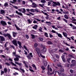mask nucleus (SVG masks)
<instances>
[{
    "instance_id": "obj_1",
    "label": "nucleus",
    "mask_w": 76,
    "mask_h": 76,
    "mask_svg": "<svg viewBox=\"0 0 76 76\" xmlns=\"http://www.w3.org/2000/svg\"><path fill=\"white\" fill-rule=\"evenodd\" d=\"M35 50L39 56H40L41 57H42V58H45V56H43L41 54L42 53H43L42 51H40V50L39 48H36Z\"/></svg>"
},
{
    "instance_id": "obj_2",
    "label": "nucleus",
    "mask_w": 76,
    "mask_h": 76,
    "mask_svg": "<svg viewBox=\"0 0 76 76\" xmlns=\"http://www.w3.org/2000/svg\"><path fill=\"white\" fill-rule=\"evenodd\" d=\"M0 34H1V35H4V36H5V37H8V38H9V39H11V38H12V37H11V36H10V34H3V33L2 32V31H0Z\"/></svg>"
},
{
    "instance_id": "obj_3",
    "label": "nucleus",
    "mask_w": 76,
    "mask_h": 76,
    "mask_svg": "<svg viewBox=\"0 0 76 76\" xmlns=\"http://www.w3.org/2000/svg\"><path fill=\"white\" fill-rule=\"evenodd\" d=\"M26 57L28 59H31V57H33V55H32V53H30L28 56H26Z\"/></svg>"
},
{
    "instance_id": "obj_4",
    "label": "nucleus",
    "mask_w": 76,
    "mask_h": 76,
    "mask_svg": "<svg viewBox=\"0 0 76 76\" xmlns=\"http://www.w3.org/2000/svg\"><path fill=\"white\" fill-rule=\"evenodd\" d=\"M1 24L2 25L4 26H5L7 25V23H6V22L4 21H1Z\"/></svg>"
},
{
    "instance_id": "obj_5",
    "label": "nucleus",
    "mask_w": 76,
    "mask_h": 76,
    "mask_svg": "<svg viewBox=\"0 0 76 76\" xmlns=\"http://www.w3.org/2000/svg\"><path fill=\"white\" fill-rule=\"evenodd\" d=\"M15 57L16 58H15L14 59L15 61H19V58H20V56L17 55Z\"/></svg>"
},
{
    "instance_id": "obj_6",
    "label": "nucleus",
    "mask_w": 76,
    "mask_h": 76,
    "mask_svg": "<svg viewBox=\"0 0 76 76\" xmlns=\"http://www.w3.org/2000/svg\"><path fill=\"white\" fill-rule=\"evenodd\" d=\"M18 44L19 45V48H23V47H22V43L19 41H18L17 42Z\"/></svg>"
},
{
    "instance_id": "obj_7",
    "label": "nucleus",
    "mask_w": 76,
    "mask_h": 76,
    "mask_svg": "<svg viewBox=\"0 0 76 76\" xmlns=\"http://www.w3.org/2000/svg\"><path fill=\"white\" fill-rule=\"evenodd\" d=\"M12 42L13 44H14L15 46H17L18 44H17V41L16 40H14L12 41Z\"/></svg>"
},
{
    "instance_id": "obj_8",
    "label": "nucleus",
    "mask_w": 76,
    "mask_h": 76,
    "mask_svg": "<svg viewBox=\"0 0 76 76\" xmlns=\"http://www.w3.org/2000/svg\"><path fill=\"white\" fill-rule=\"evenodd\" d=\"M71 63L73 66H75L76 64V61L75 60H72L71 61Z\"/></svg>"
},
{
    "instance_id": "obj_9",
    "label": "nucleus",
    "mask_w": 76,
    "mask_h": 76,
    "mask_svg": "<svg viewBox=\"0 0 76 76\" xmlns=\"http://www.w3.org/2000/svg\"><path fill=\"white\" fill-rule=\"evenodd\" d=\"M32 5H31V7H36L37 6V4L34 2H32Z\"/></svg>"
},
{
    "instance_id": "obj_10",
    "label": "nucleus",
    "mask_w": 76,
    "mask_h": 76,
    "mask_svg": "<svg viewBox=\"0 0 76 76\" xmlns=\"http://www.w3.org/2000/svg\"><path fill=\"white\" fill-rule=\"evenodd\" d=\"M56 35H57L58 37H59V38H62V35H61V34L60 33H58L57 32H56Z\"/></svg>"
},
{
    "instance_id": "obj_11",
    "label": "nucleus",
    "mask_w": 76,
    "mask_h": 76,
    "mask_svg": "<svg viewBox=\"0 0 76 76\" xmlns=\"http://www.w3.org/2000/svg\"><path fill=\"white\" fill-rule=\"evenodd\" d=\"M5 40V39L4 37L3 36H0V41H4Z\"/></svg>"
},
{
    "instance_id": "obj_12",
    "label": "nucleus",
    "mask_w": 76,
    "mask_h": 76,
    "mask_svg": "<svg viewBox=\"0 0 76 76\" xmlns=\"http://www.w3.org/2000/svg\"><path fill=\"white\" fill-rule=\"evenodd\" d=\"M62 33L63 34V35L65 37H66H66H67V34L66 33L64 32H63Z\"/></svg>"
},
{
    "instance_id": "obj_13",
    "label": "nucleus",
    "mask_w": 76,
    "mask_h": 76,
    "mask_svg": "<svg viewBox=\"0 0 76 76\" xmlns=\"http://www.w3.org/2000/svg\"><path fill=\"white\" fill-rule=\"evenodd\" d=\"M5 13V12L4 10H1L0 14H1V15H4Z\"/></svg>"
},
{
    "instance_id": "obj_14",
    "label": "nucleus",
    "mask_w": 76,
    "mask_h": 76,
    "mask_svg": "<svg viewBox=\"0 0 76 76\" xmlns=\"http://www.w3.org/2000/svg\"><path fill=\"white\" fill-rule=\"evenodd\" d=\"M16 13H17L18 15H20V16H22V14L20 12H18V11H16Z\"/></svg>"
},
{
    "instance_id": "obj_15",
    "label": "nucleus",
    "mask_w": 76,
    "mask_h": 76,
    "mask_svg": "<svg viewBox=\"0 0 76 76\" xmlns=\"http://www.w3.org/2000/svg\"><path fill=\"white\" fill-rule=\"evenodd\" d=\"M15 63L16 64H17L18 65V66H22V64L21 63H19L18 62H16L15 61Z\"/></svg>"
},
{
    "instance_id": "obj_16",
    "label": "nucleus",
    "mask_w": 76,
    "mask_h": 76,
    "mask_svg": "<svg viewBox=\"0 0 76 76\" xmlns=\"http://www.w3.org/2000/svg\"><path fill=\"white\" fill-rule=\"evenodd\" d=\"M59 76H67V75H66L65 74H64L63 73H62L59 74Z\"/></svg>"
},
{
    "instance_id": "obj_17",
    "label": "nucleus",
    "mask_w": 76,
    "mask_h": 76,
    "mask_svg": "<svg viewBox=\"0 0 76 76\" xmlns=\"http://www.w3.org/2000/svg\"><path fill=\"white\" fill-rule=\"evenodd\" d=\"M12 34H13L12 35L13 37H16V34H17V33L15 32H12Z\"/></svg>"
},
{
    "instance_id": "obj_18",
    "label": "nucleus",
    "mask_w": 76,
    "mask_h": 76,
    "mask_svg": "<svg viewBox=\"0 0 76 76\" xmlns=\"http://www.w3.org/2000/svg\"><path fill=\"white\" fill-rule=\"evenodd\" d=\"M32 28L33 29H37V28H38V26H37V25H35L34 26H33Z\"/></svg>"
},
{
    "instance_id": "obj_19",
    "label": "nucleus",
    "mask_w": 76,
    "mask_h": 76,
    "mask_svg": "<svg viewBox=\"0 0 76 76\" xmlns=\"http://www.w3.org/2000/svg\"><path fill=\"white\" fill-rule=\"evenodd\" d=\"M45 23H47L48 25L49 26H50V25H51V23L50 21H49V22L46 21L45 22Z\"/></svg>"
},
{
    "instance_id": "obj_20",
    "label": "nucleus",
    "mask_w": 76,
    "mask_h": 76,
    "mask_svg": "<svg viewBox=\"0 0 76 76\" xmlns=\"http://www.w3.org/2000/svg\"><path fill=\"white\" fill-rule=\"evenodd\" d=\"M27 21L28 22L29 24H31V23H32V20H30V19H28Z\"/></svg>"
},
{
    "instance_id": "obj_21",
    "label": "nucleus",
    "mask_w": 76,
    "mask_h": 76,
    "mask_svg": "<svg viewBox=\"0 0 76 76\" xmlns=\"http://www.w3.org/2000/svg\"><path fill=\"white\" fill-rule=\"evenodd\" d=\"M46 51H47V49L45 47H43V52H46Z\"/></svg>"
},
{
    "instance_id": "obj_22",
    "label": "nucleus",
    "mask_w": 76,
    "mask_h": 76,
    "mask_svg": "<svg viewBox=\"0 0 76 76\" xmlns=\"http://www.w3.org/2000/svg\"><path fill=\"white\" fill-rule=\"evenodd\" d=\"M4 6L5 7H8V3L7 2H6L4 4Z\"/></svg>"
},
{
    "instance_id": "obj_23",
    "label": "nucleus",
    "mask_w": 76,
    "mask_h": 76,
    "mask_svg": "<svg viewBox=\"0 0 76 76\" xmlns=\"http://www.w3.org/2000/svg\"><path fill=\"white\" fill-rule=\"evenodd\" d=\"M4 72H5V73H7V68H4Z\"/></svg>"
},
{
    "instance_id": "obj_24",
    "label": "nucleus",
    "mask_w": 76,
    "mask_h": 76,
    "mask_svg": "<svg viewBox=\"0 0 76 76\" xmlns=\"http://www.w3.org/2000/svg\"><path fill=\"white\" fill-rule=\"evenodd\" d=\"M61 57L62 58L63 61H64V62H65V61H66L65 60V59H64V56H61Z\"/></svg>"
},
{
    "instance_id": "obj_25",
    "label": "nucleus",
    "mask_w": 76,
    "mask_h": 76,
    "mask_svg": "<svg viewBox=\"0 0 76 76\" xmlns=\"http://www.w3.org/2000/svg\"><path fill=\"white\" fill-rule=\"evenodd\" d=\"M15 28H16L17 29V30H20V28H19L17 26H16V24L15 25Z\"/></svg>"
},
{
    "instance_id": "obj_26",
    "label": "nucleus",
    "mask_w": 76,
    "mask_h": 76,
    "mask_svg": "<svg viewBox=\"0 0 76 76\" xmlns=\"http://www.w3.org/2000/svg\"><path fill=\"white\" fill-rule=\"evenodd\" d=\"M72 18H71L70 19L72 21H75L76 20V19H75V18H74V17H72Z\"/></svg>"
},
{
    "instance_id": "obj_27",
    "label": "nucleus",
    "mask_w": 76,
    "mask_h": 76,
    "mask_svg": "<svg viewBox=\"0 0 76 76\" xmlns=\"http://www.w3.org/2000/svg\"><path fill=\"white\" fill-rule=\"evenodd\" d=\"M55 4H56V6H60V3L59 2H57L55 3Z\"/></svg>"
},
{
    "instance_id": "obj_28",
    "label": "nucleus",
    "mask_w": 76,
    "mask_h": 76,
    "mask_svg": "<svg viewBox=\"0 0 76 76\" xmlns=\"http://www.w3.org/2000/svg\"><path fill=\"white\" fill-rule=\"evenodd\" d=\"M64 17L65 18V19H69V17L66 15H64Z\"/></svg>"
},
{
    "instance_id": "obj_29",
    "label": "nucleus",
    "mask_w": 76,
    "mask_h": 76,
    "mask_svg": "<svg viewBox=\"0 0 76 76\" xmlns=\"http://www.w3.org/2000/svg\"><path fill=\"white\" fill-rule=\"evenodd\" d=\"M56 2H53V7H55V6H57L56 5V4H55Z\"/></svg>"
},
{
    "instance_id": "obj_30",
    "label": "nucleus",
    "mask_w": 76,
    "mask_h": 76,
    "mask_svg": "<svg viewBox=\"0 0 76 76\" xmlns=\"http://www.w3.org/2000/svg\"><path fill=\"white\" fill-rule=\"evenodd\" d=\"M31 35L32 37V39H34V38H35V36L32 34H31Z\"/></svg>"
},
{
    "instance_id": "obj_31",
    "label": "nucleus",
    "mask_w": 76,
    "mask_h": 76,
    "mask_svg": "<svg viewBox=\"0 0 76 76\" xmlns=\"http://www.w3.org/2000/svg\"><path fill=\"white\" fill-rule=\"evenodd\" d=\"M54 72H52V73H50L49 72H48V75H53V74H54Z\"/></svg>"
},
{
    "instance_id": "obj_32",
    "label": "nucleus",
    "mask_w": 76,
    "mask_h": 76,
    "mask_svg": "<svg viewBox=\"0 0 76 76\" xmlns=\"http://www.w3.org/2000/svg\"><path fill=\"white\" fill-rule=\"evenodd\" d=\"M23 48H25V49L26 50V51H28V49H27V48H26V47L25 46V45H24L23 46Z\"/></svg>"
},
{
    "instance_id": "obj_33",
    "label": "nucleus",
    "mask_w": 76,
    "mask_h": 76,
    "mask_svg": "<svg viewBox=\"0 0 76 76\" xmlns=\"http://www.w3.org/2000/svg\"><path fill=\"white\" fill-rule=\"evenodd\" d=\"M44 35H45L46 37H48V33H47V32L45 33Z\"/></svg>"
},
{
    "instance_id": "obj_34",
    "label": "nucleus",
    "mask_w": 76,
    "mask_h": 76,
    "mask_svg": "<svg viewBox=\"0 0 76 76\" xmlns=\"http://www.w3.org/2000/svg\"><path fill=\"white\" fill-rule=\"evenodd\" d=\"M32 66L33 67H34V68H35L36 70H37V67H36V66H35V64H32Z\"/></svg>"
},
{
    "instance_id": "obj_35",
    "label": "nucleus",
    "mask_w": 76,
    "mask_h": 76,
    "mask_svg": "<svg viewBox=\"0 0 76 76\" xmlns=\"http://www.w3.org/2000/svg\"><path fill=\"white\" fill-rule=\"evenodd\" d=\"M30 10L31 12H32L33 13H34V12H35V10L33 9H30Z\"/></svg>"
},
{
    "instance_id": "obj_36",
    "label": "nucleus",
    "mask_w": 76,
    "mask_h": 76,
    "mask_svg": "<svg viewBox=\"0 0 76 76\" xmlns=\"http://www.w3.org/2000/svg\"><path fill=\"white\" fill-rule=\"evenodd\" d=\"M39 40L40 41H43V38L41 37H39Z\"/></svg>"
},
{
    "instance_id": "obj_37",
    "label": "nucleus",
    "mask_w": 76,
    "mask_h": 76,
    "mask_svg": "<svg viewBox=\"0 0 76 76\" xmlns=\"http://www.w3.org/2000/svg\"><path fill=\"white\" fill-rule=\"evenodd\" d=\"M23 11H22V12L23 13H25L26 12V10H25V9L24 8H23Z\"/></svg>"
},
{
    "instance_id": "obj_38",
    "label": "nucleus",
    "mask_w": 76,
    "mask_h": 76,
    "mask_svg": "<svg viewBox=\"0 0 76 76\" xmlns=\"http://www.w3.org/2000/svg\"><path fill=\"white\" fill-rule=\"evenodd\" d=\"M44 66L45 67L47 66V62L46 61H45Z\"/></svg>"
},
{
    "instance_id": "obj_39",
    "label": "nucleus",
    "mask_w": 76,
    "mask_h": 76,
    "mask_svg": "<svg viewBox=\"0 0 76 76\" xmlns=\"http://www.w3.org/2000/svg\"><path fill=\"white\" fill-rule=\"evenodd\" d=\"M12 54H13V56H15V57H16V56L17 55L16 54V53L15 52H13L12 53Z\"/></svg>"
},
{
    "instance_id": "obj_40",
    "label": "nucleus",
    "mask_w": 76,
    "mask_h": 76,
    "mask_svg": "<svg viewBox=\"0 0 76 76\" xmlns=\"http://www.w3.org/2000/svg\"><path fill=\"white\" fill-rule=\"evenodd\" d=\"M57 72L58 73L59 75H60L61 73V71L58 70L57 71Z\"/></svg>"
},
{
    "instance_id": "obj_41",
    "label": "nucleus",
    "mask_w": 76,
    "mask_h": 76,
    "mask_svg": "<svg viewBox=\"0 0 76 76\" xmlns=\"http://www.w3.org/2000/svg\"><path fill=\"white\" fill-rule=\"evenodd\" d=\"M37 46H38V44H37V43H35L34 44V47L35 48H36Z\"/></svg>"
},
{
    "instance_id": "obj_42",
    "label": "nucleus",
    "mask_w": 76,
    "mask_h": 76,
    "mask_svg": "<svg viewBox=\"0 0 76 76\" xmlns=\"http://www.w3.org/2000/svg\"><path fill=\"white\" fill-rule=\"evenodd\" d=\"M11 63L12 65H13V66H16V67H17V66L15 64L13 63L12 62H11Z\"/></svg>"
},
{
    "instance_id": "obj_43",
    "label": "nucleus",
    "mask_w": 76,
    "mask_h": 76,
    "mask_svg": "<svg viewBox=\"0 0 76 76\" xmlns=\"http://www.w3.org/2000/svg\"><path fill=\"white\" fill-rule=\"evenodd\" d=\"M20 69L21 70V71H22V72H23V73H24V72H25V70H23V69L21 68L20 67Z\"/></svg>"
},
{
    "instance_id": "obj_44",
    "label": "nucleus",
    "mask_w": 76,
    "mask_h": 76,
    "mask_svg": "<svg viewBox=\"0 0 76 76\" xmlns=\"http://www.w3.org/2000/svg\"><path fill=\"white\" fill-rule=\"evenodd\" d=\"M46 1L45 0H41V3H45Z\"/></svg>"
},
{
    "instance_id": "obj_45",
    "label": "nucleus",
    "mask_w": 76,
    "mask_h": 76,
    "mask_svg": "<svg viewBox=\"0 0 76 76\" xmlns=\"http://www.w3.org/2000/svg\"><path fill=\"white\" fill-rule=\"evenodd\" d=\"M73 29H76V27L75 26H73L72 28Z\"/></svg>"
},
{
    "instance_id": "obj_46",
    "label": "nucleus",
    "mask_w": 76,
    "mask_h": 76,
    "mask_svg": "<svg viewBox=\"0 0 76 76\" xmlns=\"http://www.w3.org/2000/svg\"><path fill=\"white\" fill-rule=\"evenodd\" d=\"M71 60V59L70 58H69L68 59H67V60L68 61V63H70V61H70Z\"/></svg>"
},
{
    "instance_id": "obj_47",
    "label": "nucleus",
    "mask_w": 76,
    "mask_h": 76,
    "mask_svg": "<svg viewBox=\"0 0 76 76\" xmlns=\"http://www.w3.org/2000/svg\"><path fill=\"white\" fill-rule=\"evenodd\" d=\"M64 21L66 23H67V20L64 18L63 19Z\"/></svg>"
},
{
    "instance_id": "obj_48",
    "label": "nucleus",
    "mask_w": 76,
    "mask_h": 76,
    "mask_svg": "<svg viewBox=\"0 0 76 76\" xmlns=\"http://www.w3.org/2000/svg\"><path fill=\"white\" fill-rule=\"evenodd\" d=\"M58 20H61V17L60 16H59L57 19Z\"/></svg>"
},
{
    "instance_id": "obj_49",
    "label": "nucleus",
    "mask_w": 76,
    "mask_h": 76,
    "mask_svg": "<svg viewBox=\"0 0 76 76\" xmlns=\"http://www.w3.org/2000/svg\"><path fill=\"white\" fill-rule=\"evenodd\" d=\"M60 71L62 72H64V69L63 68H61Z\"/></svg>"
},
{
    "instance_id": "obj_50",
    "label": "nucleus",
    "mask_w": 76,
    "mask_h": 76,
    "mask_svg": "<svg viewBox=\"0 0 76 76\" xmlns=\"http://www.w3.org/2000/svg\"><path fill=\"white\" fill-rule=\"evenodd\" d=\"M39 31L41 32H42V28H41V27H40L39 29Z\"/></svg>"
},
{
    "instance_id": "obj_51",
    "label": "nucleus",
    "mask_w": 76,
    "mask_h": 76,
    "mask_svg": "<svg viewBox=\"0 0 76 76\" xmlns=\"http://www.w3.org/2000/svg\"><path fill=\"white\" fill-rule=\"evenodd\" d=\"M69 56L70 57H72V58H73V57H74L73 56V55H69Z\"/></svg>"
},
{
    "instance_id": "obj_52",
    "label": "nucleus",
    "mask_w": 76,
    "mask_h": 76,
    "mask_svg": "<svg viewBox=\"0 0 76 76\" xmlns=\"http://www.w3.org/2000/svg\"><path fill=\"white\" fill-rule=\"evenodd\" d=\"M39 5L40 6V7H44V5L42 4H39Z\"/></svg>"
},
{
    "instance_id": "obj_53",
    "label": "nucleus",
    "mask_w": 76,
    "mask_h": 76,
    "mask_svg": "<svg viewBox=\"0 0 76 76\" xmlns=\"http://www.w3.org/2000/svg\"><path fill=\"white\" fill-rule=\"evenodd\" d=\"M51 32H52L53 33H56V31L54 30H52L51 31Z\"/></svg>"
},
{
    "instance_id": "obj_54",
    "label": "nucleus",
    "mask_w": 76,
    "mask_h": 76,
    "mask_svg": "<svg viewBox=\"0 0 76 76\" xmlns=\"http://www.w3.org/2000/svg\"><path fill=\"white\" fill-rule=\"evenodd\" d=\"M69 25L70 26H71V27H73V24H72V23H70L69 24Z\"/></svg>"
},
{
    "instance_id": "obj_55",
    "label": "nucleus",
    "mask_w": 76,
    "mask_h": 76,
    "mask_svg": "<svg viewBox=\"0 0 76 76\" xmlns=\"http://www.w3.org/2000/svg\"><path fill=\"white\" fill-rule=\"evenodd\" d=\"M48 44H52V42H51L50 41H48Z\"/></svg>"
},
{
    "instance_id": "obj_56",
    "label": "nucleus",
    "mask_w": 76,
    "mask_h": 76,
    "mask_svg": "<svg viewBox=\"0 0 76 76\" xmlns=\"http://www.w3.org/2000/svg\"><path fill=\"white\" fill-rule=\"evenodd\" d=\"M13 75H19V74L17 73V72H15V73H13Z\"/></svg>"
},
{
    "instance_id": "obj_57",
    "label": "nucleus",
    "mask_w": 76,
    "mask_h": 76,
    "mask_svg": "<svg viewBox=\"0 0 76 76\" xmlns=\"http://www.w3.org/2000/svg\"><path fill=\"white\" fill-rule=\"evenodd\" d=\"M24 66H25V67H26V68H28V65L26 64H25L24 65Z\"/></svg>"
},
{
    "instance_id": "obj_58",
    "label": "nucleus",
    "mask_w": 76,
    "mask_h": 76,
    "mask_svg": "<svg viewBox=\"0 0 76 76\" xmlns=\"http://www.w3.org/2000/svg\"><path fill=\"white\" fill-rule=\"evenodd\" d=\"M34 10L35 11V12H39V11L37 9Z\"/></svg>"
},
{
    "instance_id": "obj_59",
    "label": "nucleus",
    "mask_w": 76,
    "mask_h": 76,
    "mask_svg": "<svg viewBox=\"0 0 76 76\" xmlns=\"http://www.w3.org/2000/svg\"><path fill=\"white\" fill-rule=\"evenodd\" d=\"M13 69H15V70H16L19 71V69H18V68H15V67H14L13 68Z\"/></svg>"
},
{
    "instance_id": "obj_60",
    "label": "nucleus",
    "mask_w": 76,
    "mask_h": 76,
    "mask_svg": "<svg viewBox=\"0 0 76 76\" xmlns=\"http://www.w3.org/2000/svg\"><path fill=\"white\" fill-rule=\"evenodd\" d=\"M41 68L42 69V70H45V67H44V66H42L41 67Z\"/></svg>"
},
{
    "instance_id": "obj_61",
    "label": "nucleus",
    "mask_w": 76,
    "mask_h": 76,
    "mask_svg": "<svg viewBox=\"0 0 76 76\" xmlns=\"http://www.w3.org/2000/svg\"><path fill=\"white\" fill-rule=\"evenodd\" d=\"M56 56L57 58H59V56L58 55H56Z\"/></svg>"
},
{
    "instance_id": "obj_62",
    "label": "nucleus",
    "mask_w": 76,
    "mask_h": 76,
    "mask_svg": "<svg viewBox=\"0 0 76 76\" xmlns=\"http://www.w3.org/2000/svg\"><path fill=\"white\" fill-rule=\"evenodd\" d=\"M33 23H37V21L35 20H34L33 22Z\"/></svg>"
},
{
    "instance_id": "obj_63",
    "label": "nucleus",
    "mask_w": 76,
    "mask_h": 76,
    "mask_svg": "<svg viewBox=\"0 0 76 76\" xmlns=\"http://www.w3.org/2000/svg\"><path fill=\"white\" fill-rule=\"evenodd\" d=\"M5 64H6V65H7V66H10V64H9V63H5Z\"/></svg>"
},
{
    "instance_id": "obj_64",
    "label": "nucleus",
    "mask_w": 76,
    "mask_h": 76,
    "mask_svg": "<svg viewBox=\"0 0 76 76\" xmlns=\"http://www.w3.org/2000/svg\"><path fill=\"white\" fill-rule=\"evenodd\" d=\"M65 9H68L69 7H68V6L67 5H66V7H65Z\"/></svg>"
}]
</instances>
